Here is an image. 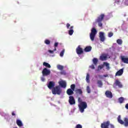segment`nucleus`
I'll list each match as a JSON object with an SVG mask.
<instances>
[{"instance_id": "14", "label": "nucleus", "mask_w": 128, "mask_h": 128, "mask_svg": "<svg viewBox=\"0 0 128 128\" xmlns=\"http://www.w3.org/2000/svg\"><path fill=\"white\" fill-rule=\"evenodd\" d=\"M124 74V68H122L118 70L116 74V76H122Z\"/></svg>"}, {"instance_id": "23", "label": "nucleus", "mask_w": 128, "mask_h": 128, "mask_svg": "<svg viewBox=\"0 0 128 128\" xmlns=\"http://www.w3.org/2000/svg\"><path fill=\"white\" fill-rule=\"evenodd\" d=\"M43 66H46V68H51L50 64L46 62H44Z\"/></svg>"}, {"instance_id": "4", "label": "nucleus", "mask_w": 128, "mask_h": 128, "mask_svg": "<svg viewBox=\"0 0 128 128\" xmlns=\"http://www.w3.org/2000/svg\"><path fill=\"white\" fill-rule=\"evenodd\" d=\"M97 32L98 31H96V28H93L92 29L91 32L90 34V38L91 40H92V42H94V38Z\"/></svg>"}, {"instance_id": "9", "label": "nucleus", "mask_w": 128, "mask_h": 128, "mask_svg": "<svg viewBox=\"0 0 128 128\" xmlns=\"http://www.w3.org/2000/svg\"><path fill=\"white\" fill-rule=\"evenodd\" d=\"M110 121H107L106 122H104L103 123L101 124V128H108L110 126Z\"/></svg>"}, {"instance_id": "3", "label": "nucleus", "mask_w": 128, "mask_h": 128, "mask_svg": "<svg viewBox=\"0 0 128 128\" xmlns=\"http://www.w3.org/2000/svg\"><path fill=\"white\" fill-rule=\"evenodd\" d=\"M104 18V14H101L96 20V22L98 23V26H100V28L102 26V22Z\"/></svg>"}, {"instance_id": "5", "label": "nucleus", "mask_w": 128, "mask_h": 128, "mask_svg": "<svg viewBox=\"0 0 128 128\" xmlns=\"http://www.w3.org/2000/svg\"><path fill=\"white\" fill-rule=\"evenodd\" d=\"M42 74L43 76H48L50 74V70L47 68H44L42 71Z\"/></svg>"}, {"instance_id": "15", "label": "nucleus", "mask_w": 128, "mask_h": 128, "mask_svg": "<svg viewBox=\"0 0 128 128\" xmlns=\"http://www.w3.org/2000/svg\"><path fill=\"white\" fill-rule=\"evenodd\" d=\"M100 60H108V56L106 54H102L100 56Z\"/></svg>"}, {"instance_id": "47", "label": "nucleus", "mask_w": 128, "mask_h": 128, "mask_svg": "<svg viewBox=\"0 0 128 128\" xmlns=\"http://www.w3.org/2000/svg\"><path fill=\"white\" fill-rule=\"evenodd\" d=\"M110 128H114V126L112 124H110Z\"/></svg>"}, {"instance_id": "22", "label": "nucleus", "mask_w": 128, "mask_h": 128, "mask_svg": "<svg viewBox=\"0 0 128 128\" xmlns=\"http://www.w3.org/2000/svg\"><path fill=\"white\" fill-rule=\"evenodd\" d=\"M97 84H98V88H102V80H98L97 81Z\"/></svg>"}, {"instance_id": "52", "label": "nucleus", "mask_w": 128, "mask_h": 128, "mask_svg": "<svg viewBox=\"0 0 128 128\" xmlns=\"http://www.w3.org/2000/svg\"><path fill=\"white\" fill-rule=\"evenodd\" d=\"M126 2H128V0H126Z\"/></svg>"}, {"instance_id": "46", "label": "nucleus", "mask_w": 128, "mask_h": 128, "mask_svg": "<svg viewBox=\"0 0 128 128\" xmlns=\"http://www.w3.org/2000/svg\"><path fill=\"white\" fill-rule=\"evenodd\" d=\"M12 116H16V114H14V112H12Z\"/></svg>"}, {"instance_id": "18", "label": "nucleus", "mask_w": 128, "mask_h": 128, "mask_svg": "<svg viewBox=\"0 0 128 128\" xmlns=\"http://www.w3.org/2000/svg\"><path fill=\"white\" fill-rule=\"evenodd\" d=\"M74 90H72V89L70 88H68L66 92L67 94H68V96H72V94H74Z\"/></svg>"}, {"instance_id": "40", "label": "nucleus", "mask_w": 128, "mask_h": 128, "mask_svg": "<svg viewBox=\"0 0 128 128\" xmlns=\"http://www.w3.org/2000/svg\"><path fill=\"white\" fill-rule=\"evenodd\" d=\"M58 46V42H55V44H54V48H56Z\"/></svg>"}, {"instance_id": "39", "label": "nucleus", "mask_w": 128, "mask_h": 128, "mask_svg": "<svg viewBox=\"0 0 128 128\" xmlns=\"http://www.w3.org/2000/svg\"><path fill=\"white\" fill-rule=\"evenodd\" d=\"M90 68H92V70H94V68H96L94 67V64L91 65V66H90Z\"/></svg>"}, {"instance_id": "36", "label": "nucleus", "mask_w": 128, "mask_h": 128, "mask_svg": "<svg viewBox=\"0 0 128 128\" xmlns=\"http://www.w3.org/2000/svg\"><path fill=\"white\" fill-rule=\"evenodd\" d=\"M64 49L60 52V56H64Z\"/></svg>"}, {"instance_id": "51", "label": "nucleus", "mask_w": 128, "mask_h": 128, "mask_svg": "<svg viewBox=\"0 0 128 128\" xmlns=\"http://www.w3.org/2000/svg\"><path fill=\"white\" fill-rule=\"evenodd\" d=\"M104 78H106V76H108V75L107 74L104 75Z\"/></svg>"}, {"instance_id": "11", "label": "nucleus", "mask_w": 128, "mask_h": 128, "mask_svg": "<svg viewBox=\"0 0 128 128\" xmlns=\"http://www.w3.org/2000/svg\"><path fill=\"white\" fill-rule=\"evenodd\" d=\"M54 86H56L54 82L52 81H50L49 82L48 84V87L50 90H52V88H54Z\"/></svg>"}, {"instance_id": "48", "label": "nucleus", "mask_w": 128, "mask_h": 128, "mask_svg": "<svg viewBox=\"0 0 128 128\" xmlns=\"http://www.w3.org/2000/svg\"><path fill=\"white\" fill-rule=\"evenodd\" d=\"M98 68H100V70H102V67L100 66H98Z\"/></svg>"}, {"instance_id": "10", "label": "nucleus", "mask_w": 128, "mask_h": 128, "mask_svg": "<svg viewBox=\"0 0 128 128\" xmlns=\"http://www.w3.org/2000/svg\"><path fill=\"white\" fill-rule=\"evenodd\" d=\"M120 58L124 64H128V58L124 56H121Z\"/></svg>"}, {"instance_id": "34", "label": "nucleus", "mask_w": 128, "mask_h": 128, "mask_svg": "<svg viewBox=\"0 0 128 128\" xmlns=\"http://www.w3.org/2000/svg\"><path fill=\"white\" fill-rule=\"evenodd\" d=\"M114 36V33L112 32H109L108 33V38H112Z\"/></svg>"}, {"instance_id": "28", "label": "nucleus", "mask_w": 128, "mask_h": 128, "mask_svg": "<svg viewBox=\"0 0 128 128\" xmlns=\"http://www.w3.org/2000/svg\"><path fill=\"white\" fill-rule=\"evenodd\" d=\"M124 99L122 97H120L118 98L120 104H122V102H124Z\"/></svg>"}, {"instance_id": "41", "label": "nucleus", "mask_w": 128, "mask_h": 128, "mask_svg": "<svg viewBox=\"0 0 128 128\" xmlns=\"http://www.w3.org/2000/svg\"><path fill=\"white\" fill-rule=\"evenodd\" d=\"M70 26V24L68 23L66 24V28H68Z\"/></svg>"}, {"instance_id": "32", "label": "nucleus", "mask_w": 128, "mask_h": 128, "mask_svg": "<svg viewBox=\"0 0 128 128\" xmlns=\"http://www.w3.org/2000/svg\"><path fill=\"white\" fill-rule=\"evenodd\" d=\"M44 44H50V41L48 40H44Z\"/></svg>"}, {"instance_id": "31", "label": "nucleus", "mask_w": 128, "mask_h": 128, "mask_svg": "<svg viewBox=\"0 0 128 128\" xmlns=\"http://www.w3.org/2000/svg\"><path fill=\"white\" fill-rule=\"evenodd\" d=\"M86 80L88 82H90V74L88 73L86 74Z\"/></svg>"}, {"instance_id": "27", "label": "nucleus", "mask_w": 128, "mask_h": 128, "mask_svg": "<svg viewBox=\"0 0 128 128\" xmlns=\"http://www.w3.org/2000/svg\"><path fill=\"white\" fill-rule=\"evenodd\" d=\"M57 68L60 70H64V66L62 65H58Z\"/></svg>"}, {"instance_id": "45", "label": "nucleus", "mask_w": 128, "mask_h": 128, "mask_svg": "<svg viewBox=\"0 0 128 128\" xmlns=\"http://www.w3.org/2000/svg\"><path fill=\"white\" fill-rule=\"evenodd\" d=\"M115 2L116 4H120V0H116Z\"/></svg>"}, {"instance_id": "29", "label": "nucleus", "mask_w": 128, "mask_h": 128, "mask_svg": "<svg viewBox=\"0 0 128 128\" xmlns=\"http://www.w3.org/2000/svg\"><path fill=\"white\" fill-rule=\"evenodd\" d=\"M70 90H74H74H76V84H72L70 86Z\"/></svg>"}, {"instance_id": "30", "label": "nucleus", "mask_w": 128, "mask_h": 128, "mask_svg": "<svg viewBox=\"0 0 128 128\" xmlns=\"http://www.w3.org/2000/svg\"><path fill=\"white\" fill-rule=\"evenodd\" d=\"M116 42L118 44H122V39H118L116 40Z\"/></svg>"}, {"instance_id": "21", "label": "nucleus", "mask_w": 128, "mask_h": 128, "mask_svg": "<svg viewBox=\"0 0 128 128\" xmlns=\"http://www.w3.org/2000/svg\"><path fill=\"white\" fill-rule=\"evenodd\" d=\"M16 124L18 126H22V122L20 120H16Z\"/></svg>"}, {"instance_id": "50", "label": "nucleus", "mask_w": 128, "mask_h": 128, "mask_svg": "<svg viewBox=\"0 0 128 128\" xmlns=\"http://www.w3.org/2000/svg\"><path fill=\"white\" fill-rule=\"evenodd\" d=\"M56 47H55L53 51L56 52Z\"/></svg>"}, {"instance_id": "26", "label": "nucleus", "mask_w": 128, "mask_h": 128, "mask_svg": "<svg viewBox=\"0 0 128 128\" xmlns=\"http://www.w3.org/2000/svg\"><path fill=\"white\" fill-rule=\"evenodd\" d=\"M93 64L95 65L96 66L98 64V60L96 58H94L92 60Z\"/></svg>"}, {"instance_id": "17", "label": "nucleus", "mask_w": 128, "mask_h": 128, "mask_svg": "<svg viewBox=\"0 0 128 128\" xmlns=\"http://www.w3.org/2000/svg\"><path fill=\"white\" fill-rule=\"evenodd\" d=\"M92 46H87L84 49V52H92Z\"/></svg>"}, {"instance_id": "16", "label": "nucleus", "mask_w": 128, "mask_h": 128, "mask_svg": "<svg viewBox=\"0 0 128 128\" xmlns=\"http://www.w3.org/2000/svg\"><path fill=\"white\" fill-rule=\"evenodd\" d=\"M59 84L62 88H66V82L64 81L60 82Z\"/></svg>"}, {"instance_id": "25", "label": "nucleus", "mask_w": 128, "mask_h": 128, "mask_svg": "<svg viewBox=\"0 0 128 128\" xmlns=\"http://www.w3.org/2000/svg\"><path fill=\"white\" fill-rule=\"evenodd\" d=\"M104 66H106V68L108 70L110 68V64L106 62H104Z\"/></svg>"}, {"instance_id": "19", "label": "nucleus", "mask_w": 128, "mask_h": 128, "mask_svg": "<svg viewBox=\"0 0 128 128\" xmlns=\"http://www.w3.org/2000/svg\"><path fill=\"white\" fill-rule=\"evenodd\" d=\"M115 84L116 86H117L118 88H122V84L120 82V80H116L115 82Z\"/></svg>"}, {"instance_id": "13", "label": "nucleus", "mask_w": 128, "mask_h": 128, "mask_svg": "<svg viewBox=\"0 0 128 128\" xmlns=\"http://www.w3.org/2000/svg\"><path fill=\"white\" fill-rule=\"evenodd\" d=\"M105 96H106V98H112V93L110 90H107L105 92Z\"/></svg>"}, {"instance_id": "8", "label": "nucleus", "mask_w": 128, "mask_h": 128, "mask_svg": "<svg viewBox=\"0 0 128 128\" xmlns=\"http://www.w3.org/2000/svg\"><path fill=\"white\" fill-rule=\"evenodd\" d=\"M76 52L77 54H84V50L82 48H80V46H78L76 48Z\"/></svg>"}, {"instance_id": "33", "label": "nucleus", "mask_w": 128, "mask_h": 128, "mask_svg": "<svg viewBox=\"0 0 128 128\" xmlns=\"http://www.w3.org/2000/svg\"><path fill=\"white\" fill-rule=\"evenodd\" d=\"M72 34H74V30H69L68 34H70V36H72Z\"/></svg>"}, {"instance_id": "43", "label": "nucleus", "mask_w": 128, "mask_h": 128, "mask_svg": "<svg viewBox=\"0 0 128 128\" xmlns=\"http://www.w3.org/2000/svg\"><path fill=\"white\" fill-rule=\"evenodd\" d=\"M125 108L126 110H128V103L126 104Z\"/></svg>"}, {"instance_id": "20", "label": "nucleus", "mask_w": 128, "mask_h": 128, "mask_svg": "<svg viewBox=\"0 0 128 128\" xmlns=\"http://www.w3.org/2000/svg\"><path fill=\"white\" fill-rule=\"evenodd\" d=\"M118 121L119 122V124H124V121L120 119V115H119L118 116Z\"/></svg>"}, {"instance_id": "35", "label": "nucleus", "mask_w": 128, "mask_h": 128, "mask_svg": "<svg viewBox=\"0 0 128 128\" xmlns=\"http://www.w3.org/2000/svg\"><path fill=\"white\" fill-rule=\"evenodd\" d=\"M86 90L88 94H90V86H87Z\"/></svg>"}, {"instance_id": "24", "label": "nucleus", "mask_w": 128, "mask_h": 128, "mask_svg": "<svg viewBox=\"0 0 128 128\" xmlns=\"http://www.w3.org/2000/svg\"><path fill=\"white\" fill-rule=\"evenodd\" d=\"M124 126H128V118H124Z\"/></svg>"}, {"instance_id": "37", "label": "nucleus", "mask_w": 128, "mask_h": 128, "mask_svg": "<svg viewBox=\"0 0 128 128\" xmlns=\"http://www.w3.org/2000/svg\"><path fill=\"white\" fill-rule=\"evenodd\" d=\"M60 74H64V76H66V71L64 70H62L60 72Z\"/></svg>"}, {"instance_id": "1", "label": "nucleus", "mask_w": 128, "mask_h": 128, "mask_svg": "<svg viewBox=\"0 0 128 128\" xmlns=\"http://www.w3.org/2000/svg\"><path fill=\"white\" fill-rule=\"evenodd\" d=\"M78 102L79 103L78 106L79 108L80 111V112H84V110L88 108V104L86 102H82V100L80 98L78 97Z\"/></svg>"}, {"instance_id": "6", "label": "nucleus", "mask_w": 128, "mask_h": 128, "mask_svg": "<svg viewBox=\"0 0 128 128\" xmlns=\"http://www.w3.org/2000/svg\"><path fill=\"white\" fill-rule=\"evenodd\" d=\"M68 102L71 106L76 104V100H74V96H69Z\"/></svg>"}, {"instance_id": "53", "label": "nucleus", "mask_w": 128, "mask_h": 128, "mask_svg": "<svg viewBox=\"0 0 128 128\" xmlns=\"http://www.w3.org/2000/svg\"><path fill=\"white\" fill-rule=\"evenodd\" d=\"M127 20L128 21V18H127Z\"/></svg>"}, {"instance_id": "12", "label": "nucleus", "mask_w": 128, "mask_h": 128, "mask_svg": "<svg viewBox=\"0 0 128 128\" xmlns=\"http://www.w3.org/2000/svg\"><path fill=\"white\" fill-rule=\"evenodd\" d=\"M75 92L77 96H82L83 92H82V90L81 88L76 89L75 90Z\"/></svg>"}, {"instance_id": "44", "label": "nucleus", "mask_w": 128, "mask_h": 128, "mask_svg": "<svg viewBox=\"0 0 128 128\" xmlns=\"http://www.w3.org/2000/svg\"><path fill=\"white\" fill-rule=\"evenodd\" d=\"M41 80L42 82H44L45 80L44 78H43V77L41 78Z\"/></svg>"}, {"instance_id": "38", "label": "nucleus", "mask_w": 128, "mask_h": 128, "mask_svg": "<svg viewBox=\"0 0 128 128\" xmlns=\"http://www.w3.org/2000/svg\"><path fill=\"white\" fill-rule=\"evenodd\" d=\"M75 128H82V125H80V124H78Z\"/></svg>"}, {"instance_id": "49", "label": "nucleus", "mask_w": 128, "mask_h": 128, "mask_svg": "<svg viewBox=\"0 0 128 128\" xmlns=\"http://www.w3.org/2000/svg\"><path fill=\"white\" fill-rule=\"evenodd\" d=\"M72 28H74V26H71L70 27V30H72Z\"/></svg>"}, {"instance_id": "7", "label": "nucleus", "mask_w": 128, "mask_h": 128, "mask_svg": "<svg viewBox=\"0 0 128 128\" xmlns=\"http://www.w3.org/2000/svg\"><path fill=\"white\" fill-rule=\"evenodd\" d=\"M99 38L100 42H104L106 40V37L104 36V32H100Z\"/></svg>"}, {"instance_id": "2", "label": "nucleus", "mask_w": 128, "mask_h": 128, "mask_svg": "<svg viewBox=\"0 0 128 128\" xmlns=\"http://www.w3.org/2000/svg\"><path fill=\"white\" fill-rule=\"evenodd\" d=\"M62 88H60V87L58 86L54 87L52 89V94H58V96H60V94H62Z\"/></svg>"}, {"instance_id": "42", "label": "nucleus", "mask_w": 128, "mask_h": 128, "mask_svg": "<svg viewBox=\"0 0 128 128\" xmlns=\"http://www.w3.org/2000/svg\"><path fill=\"white\" fill-rule=\"evenodd\" d=\"M48 52L50 54H54V50H48Z\"/></svg>"}]
</instances>
